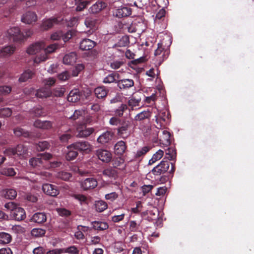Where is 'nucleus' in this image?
Instances as JSON below:
<instances>
[{
  "label": "nucleus",
  "mask_w": 254,
  "mask_h": 254,
  "mask_svg": "<svg viewBox=\"0 0 254 254\" xmlns=\"http://www.w3.org/2000/svg\"><path fill=\"white\" fill-rule=\"evenodd\" d=\"M164 155V151L161 149L158 150L155 153H154L152 158L149 160L148 164L152 165L156 161L160 160Z\"/></svg>",
  "instance_id": "34"
},
{
  "label": "nucleus",
  "mask_w": 254,
  "mask_h": 254,
  "mask_svg": "<svg viewBox=\"0 0 254 254\" xmlns=\"http://www.w3.org/2000/svg\"><path fill=\"white\" fill-rule=\"evenodd\" d=\"M149 112L147 111H144L137 114L134 118V120L135 121H140L145 119L149 118Z\"/></svg>",
  "instance_id": "47"
},
{
  "label": "nucleus",
  "mask_w": 254,
  "mask_h": 254,
  "mask_svg": "<svg viewBox=\"0 0 254 254\" xmlns=\"http://www.w3.org/2000/svg\"><path fill=\"white\" fill-rule=\"evenodd\" d=\"M169 119V114L166 112H163L158 116H155V121L158 125V128L162 127L164 126V122Z\"/></svg>",
  "instance_id": "24"
},
{
  "label": "nucleus",
  "mask_w": 254,
  "mask_h": 254,
  "mask_svg": "<svg viewBox=\"0 0 254 254\" xmlns=\"http://www.w3.org/2000/svg\"><path fill=\"white\" fill-rule=\"evenodd\" d=\"M57 177L62 180L68 181L71 177V175L69 173L61 171L57 174Z\"/></svg>",
  "instance_id": "51"
},
{
  "label": "nucleus",
  "mask_w": 254,
  "mask_h": 254,
  "mask_svg": "<svg viewBox=\"0 0 254 254\" xmlns=\"http://www.w3.org/2000/svg\"><path fill=\"white\" fill-rule=\"evenodd\" d=\"M114 135L113 132L111 131H106L102 133L97 139V141L101 144L109 142Z\"/></svg>",
  "instance_id": "16"
},
{
  "label": "nucleus",
  "mask_w": 254,
  "mask_h": 254,
  "mask_svg": "<svg viewBox=\"0 0 254 254\" xmlns=\"http://www.w3.org/2000/svg\"><path fill=\"white\" fill-rule=\"evenodd\" d=\"M46 220L47 217L45 213L42 212H37L35 213L31 219V221L39 224L45 222Z\"/></svg>",
  "instance_id": "27"
},
{
  "label": "nucleus",
  "mask_w": 254,
  "mask_h": 254,
  "mask_svg": "<svg viewBox=\"0 0 254 254\" xmlns=\"http://www.w3.org/2000/svg\"><path fill=\"white\" fill-rule=\"evenodd\" d=\"M59 45L58 44L54 43L50 45L47 48L45 49L43 53L40 55L37 56L34 62L35 63L39 64L41 62H44L48 59L47 54L52 53L55 51L56 49L59 48Z\"/></svg>",
  "instance_id": "3"
},
{
  "label": "nucleus",
  "mask_w": 254,
  "mask_h": 254,
  "mask_svg": "<svg viewBox=\"0 0 254 254\" xmlns=\"http://www.w3.org/2000/svg\"><path fill=\"white\" fill-rule=\"evenodd\" d=\"M96 154L100 160L106 163L110 162L112 158L111 153L106 149H98Z\"/></svg>",
  "instance_id": "11"
},
{
  "label": "nucleus",
  "mask_w": 254,
  "mask_h": 254,
  "mask_svg": "<svg viewBox=\"0 0 254 254\" xmlns=\"http://www.w3.org/2000/svg\"><path fill=\"white\" fill-rule=\"evenodd\" d=\"M124 64V63L122 60L114 61L110 63V66L113 69H117L119 68Z\"/></svg>",
  "instance_id": "60"
},
{
  "label": "nucleus",
  "mask_w": 254,
  "mask_h": 254,
  "mask_svg": "<svg viewBox=\"0 0 254 254\" xmlns=\"http://www.w3.org/2000/svg\"><path fill=\"white\" fill-rule=\"evenodd\" d=\"M69 151L66 155V158L68 160H72L74 159L78 155V152L75 149L67 148Z\"/></svg>",
  "instance_id": "45"
},
{
  "label": "nucleus",
  "mask_w": 254,
  "mask_h": 254,
  "mask_svg": "<svg viewBox=\"0 0 254 254\" xmlns=\"http://www.w3.org/2000/svg\"><path fill=\"white\" fill-rule=\"evenodd\" d=\"M14 133L17 136H23L27 137L29 135V133L22 128L17 127L14 129Z\"/></svg>",
  "instance_id": "52"
},
{
  "label": "nucleus",
  "mask_w": 254,
  "mask_h": 254,
  "mask_svg": "<svg viewBox=\"0 0 254 254\" xmlns=\"http://www.w3.org/2000/svg\"><path fill=\"white\" fill-rule=\"evenodd\" d=\"M160 142L163 145L168 146L170 145V133L166 130L162 131V135L160 137Z\"/></svg>",
  "instance_id": "30"
},
{
  "label": "nucleus",
  "mask_w": 254,
  "mask_h": 254,
  "mask_svg": "<svg viewBox=\"0 0 254 254\" xmlns=\"http://www.w3.org/2000/svg\"><path fill=\"white\" fill-rule=\"evenodd\" d=\"M116 80V74L114 73H112L111 74H108L107 76H106L104 79L103 82L104 83H111L115 81Z\"/></svg>",
  "instance_id": "54"
},
{
  "label": "nucleus",
  "mask_w": 254,
  "mask_h": 254,
  "mask_svg": "<svg viewBox=\"0 0 254 254\" xmlns=\"http://www.w3.org/2000/svg\"><path fill=\"white\" fill-rule=\"evenodd\" d=\"M106 199L110 201H114L118 197V194L116 192H112L106 194L105 196Z\"/></svg>",
  "instance_id": "63"
},
{
  "label": "nucleus",
  "mask_w": 254,
  "mask_h": 254,
  "mask_svg": "<svg viewBox=\"0 0 254 254\" xmlns=\"http://www.w3.org/2000/svg\"><path fill=\"white\" fill-rule=\"evenodd\" d=\"M77 55L75 52H72L66 54L63 58V63L65 64L71 65L76 62Z\"/></svg>",
  "instance_id": "20"
},
{
  "label": "nucleus",
  "mask_w": 254,
  "mask_h": 254,
  "mask_svg": "<svg viewBox=\"0 0 254 254\" xmlns=\"http://www.w3.org/2000/svg\"><path fill=\"white\" fill-rule=\"evenodd\" d=\"M10 217L17 221L24 220L26 218L25 211L23 208L18 207L10 212Z\"/></svg>",
  "instance_id": "13"
},
{
  "label": "nucleus",
  "mask_w": 254,
  "mask_h": 254,
  "mask_svg": "<svg viewBox=\"0 0 254 254\" xmlns=\"http://www.w3.org/2000/svg\"><path fill=\"white\" fill-rule=\"evenodd\" d=\"M60 21L57 18H51L44 20L42 25V28L44 30H47L51 28L54 24H58Z\"/></svg>",
  "instance_id": "26"
},
{
  "label": "nucleus",
  "mask_w": 254,
  "mask_h": 254,
  "mask_svg": "<svg viewBox=\"0 0 254 254\" xmlns=\"http://www.w3.org/2000/svg\"><path fill=\"white\" fill-rule=\"evenodd\" d=\"M117 84L121 89H127L134 85V81L131 79H123L119 80Z\"/></svg>",
  "instance_id": "22"
},
{
  "label": "nucleus",
  "mask_w": 254,
  "mask_h": 254,
  "mask_svg": "<svg viewBox=\"0 0 254 254\" xmlns=\"http://www.w3.org/2000/svg\"><path fill=\"white\" fill-rule=\"evenodd\" d=\"M98 183L96 179L94 178H88L81 182V188L85 190L93 189L97 186Z\"/></svg>",
  "instance_id": "10"
},
{
  "label": "nucleus",
  "mask_w": 254,
  "mask_h": 254,
  "mask_svg": "<svg viewBox=\"0 0 254 254\" xmlns=\"http://www.w3.org/2000/svg\"><path fill=\"white\" fill-rule=\"evenodd\" d=\"M11 236L6 233H0V244H6L10 242Z\"/></svg>",
  "instance_id": "39"
},
{
  "label": "nucleus",
  "mask_w": 254,
  "mask_h": 254,
  "mask_svg": "<svg viewBox=\"0 0 254 254\" xmlns=\"http://www.w3.org/2000/svg\"><path fill=\"white\" fill-rule=\"evenodd\" d=\"M140 224V222L131 221L129 223L130 230L133 232L140 231L141 229Z\"/></svg>",
  "instance_id": "46"
},
{
  "label": "nucleus",
  "mask_w": 254,
  "mask_h": 254,
  "mask_svg": "<svg viewBox=\"0 0 254 254\" xmlns=\"http://www.w3.org/2000/svg\"><path fill=\"white\" fill-rule=\"evenodd\" d=\"M107 204L103 200H99L95 203V208L97 211L101 212L107 208Z\"/></svg>",
  "instance_id": "38"
},
{
  "label": "nucleus",
  "mask_w": 254,
  "mask_h": 254,
  "mask_svg": "<svg viewBox=\"0 0 254 254\" xmlns=\"http://www.w3.org/2000/svg\"><path fill=\"white\" fill-rule=\"evenodd\" d=\"M72 137V133L71 130H68L64 133L59 136L60 141L63 143L66 142Z\"/></svg>",
  "instance_id": "40"
},
{
  "label": "nucleus",
  "mask_w": 254,
  "mask_h": 254,
  "mask_svg": "<svg viewBox=\"0 0 254 254\" xmlns=\"http://www.w3.org/2000/svg\"><path fill=\"white\" fill-rule=\"evenodd\" d=\"M33 75L32 71L29 69L25 70L23 73L21 74L18 80L20 82H23L26 81L28 79L32 78Z\"/></svg>",
  "instance_id": "36"
},
{
  "label": "nucleus",
  "mask_w": 254,
  "mask_h": 254,
  "mask_svg": "<svg viewBox=\"0 0 254 254\" xmlns=\"http://www.w3.org/2000/svg\"><path fill=\"white\" fill-rule=\"evenodd\" d=\"M132 10L127 5V3L124 5L116 8L113 11V15L121 18L123 17H127L131 14Z\"/></svg>",
  "instance_id": "7"
},
{
  "label": "nucleus",
  "mask_w": 254,
  "mask_h": 254,
  "mask_svg": "<svg viewBox=\"0 0 254 254\" xmlns=\"http://www.w3.org/2000/svg\"><path fill=\"white\" fill-rule=\"evenodd\" d=\"M142 203L140 201H138L136 202V206L135 207H133L131 209V213L134 214H138L142 210Z\"/></svg>",
  "instance_id": "56"
},
{
  "label": "nucleus",
  "mask_w": 254,
  "mask_h": 254,
  "mask_svg": "<svg viewBox=\"0 0 254 254\" xmlns=\"http://www.w3.org/2000/svg\"><path fill=\"white\" fill-rule=\"evenodd\" d=\"M170 166V162L168 161H161L151 170V173L155 176H160L166 172Z\"/></svg>",
  "instance_id": "8"
},
{
  "label": "nucleus",
  "mask_w": 254,
  "mask_h": 254,
  "mask_svg": "<svg viewBox=\"0 0 254 254\" xmlns=\"http://www.w3.org/2000/svg\"><path fill=\"white\" fill-rule=\"evenodd\" d=\"M103 174L104 176L110 178H115L117 175L116 170L111 167L105 169L103 171Z\"/></svg>",
  "instance_id": "37"
},
{
  "label": "nucleus",
  "mask_w": 254,
  "mask_h": 254,
  "mask_svg": "<svg viewBox=\"0 0 254 254\" xmlns=\"http://www.w3.org/2000/svg\"><path fill=\"white\" fill-rule=\"evenodd\" d=\"M45 230L41 228H34L31 232L32 236L35 237H42L45 234Z\"/></svg>",
  "instance_id": "43"
},
{
  "label": "nucleus",
  "mask_w": 254,
  "mask_h": 254,
  "mask_svg": "<svg viewBox=\"0 0 254 254\" xmlns=\"http://www.w3.org/2000/svg\"><path fill=\"white\" fill-rule=\"evenodd\" d=\"M80 99V92L78 89L72 90L67 96V100L71 102H76Z\"/></svg>",
  "instance_id": "25"
},
{
  "label": "nucleus",
  "mask_w": 254,
  "mask_h": 254,
  "mask_svg": "<svg viewBox=\"0 0 254 254\" xmlns=\"http://www.w3.org/2000/svg\"><path fill=\"white\" fill-rule=\"evenodd\" d=\"M131 123L129 120L124 119L117 129V133L121 137L127 138L130 135L129 128Z\"/></svg>",
  "instance_id": "4"
},
{
  "label": "nucleus",
  "mask_w": 254,
  "mask_h": 254,
  "mask_svg": "<svg viewBox=\"0 0 254 254\" xmlns=\"http://www.w3.org/2000/svg\"><path fill=\"white\" fill-rule=\"evenodd\" d=\"M108 90L104 86H99L94 90V93L98 99L105 98L107 95Z\"/></svg>",
  "instance_id": "29"
},
{
  "label": "nucleus",
  "mask_w": 254,
  "mask_h": 254,
  "mask_svg": "<svg viewBox=\"0 0 254 254\" xmlns=\"http://www.w3.org/2000/svg\"><path fill=\"white\" fill-rule=\"evenodd\" d=\"M63 254L68 253L69 254H78L79 251L75 246H71L66 248H63Z\"/></svg>",
  "instance_id": "41"
},
{
  "label": "nucleus",
  "mask_w": 254,
  "mask_h": 254,
  "mask_svg": "<svg viewBox=\"0 0 254 254\" xmlns=\"http://www.w3.org/2000/svg\"><path fill=\"white\" fill-rule=\"evenodd\" d=\"M92 127H79L76 128V137L79 138H85L89 136L94 131Z\"/></svg>",
  "instance_id": "12"
},
{
  "label": "nucleus",
  "mask_w": 254,
  "mask_h": 254,
  "mask_svg": "<svg viewBox=\"0 0 254 254\" xmlns=\"http://www.w3.org/2000/svg\"><path fill=\"white\" fill-rule=\"evenodd\" d=\"M52 155L49 153L39 154L37 157H33L29 160V164L33 167H42L44 168L45 162L52 158Z\"/></svg>",
  "instance_id": "1"
},
{
  "label": "nucleus",
  "mask_w": 254,
  "mask_h": 254,
  "mask_svg": "<svg viewBox=\"0 0 254 254\" xmlns=\"http://www.w3.org/2000/svg\"><path fill=\"white\" fill-rule=\"evenodd\" d=\"M107 6V4L102 1H98L90 7L89 11L92 13H97Z\"/></svg>",
  "instance_id": "23"
},
{
  "label": "nucleus",
  "mask_w": 254,
  "mask_h": 254,
  "mask_svg": "<svg viewBox=\"0 0 254 254\" xmlns=\"http://www.w3.org/2000/svg\"><path fill=\"white\" fill-rule=\"evenodd\" d=\"M123 119H120L118 117H112L109 120V124L111 126H119Z\"/></svg>",
  "instance_id": "55"
},
{
  "label": "nucleus",
  "mask_w": 254,
  "mask_h": 254,
  "mask_svg": "<svg viewBox=\"0 0 254 254\" xmlns=\"http://www.w3.org/2000/svg\"><path fill=\"white\" fill-rule=\"evenodd\" d=\"M93 228L98 231H102L107 229L109 225L107 222L102 221H94L92 223Z\"/></svg>",
  "instance_id": "31"
},
{
  "label": "nucleus",
  "mask_w": 254,
  "mask_h": 254,
  "mask_svg": "<svg viewBox=\"0 0 254 254\" xmlns=\"http://www.w3.org/2000/svg\"><path fill=\"white\" fill-rule=\"evenodd\" d=\"M11 91V88L8 86H0V95H6Z\"/></svg>",
  "instance_id": "61"
},
{
  "label": "nucleus",
  "mask_w": 254,
  "mask_h": 254,
  "mask_svg": "<svg viewBox=\"0 0 254 254\" xmlns=\"http://www.w3.org/2000/svg\"><path fill=\"white\" fill-rule=\"evenodd\" d=\"M27 153V148L23 144H19L15 148H8L5 150V155L12 156L17 155L23 157Z\"/></svg>",
  "instance_id": "6"
},
{
  "label": "nucleus",
  "mask_w": 254,
  "mask_h": 254,
  "mask_svg": "<svg viewBox=\"0 0 254 254\" xmlns=\"http://www.w3.org/2000/svg\"><path fill=\"white\" fill-rule=\"evenodd\" d=\"M67 148L75 149L82 152L88 153L91 150V145L86 141H78L67 146Z\"/></svg>",
  "instance_id": "5"
},
{
  "label": "nucleus",
  "mask_w": 254,
  "mask_h": 254,
  "mask_svg": "<svg viewBox=\"0 0 254 254\" xmlns=\"http://www.w3.org/2000/svg\"><path fill=\"white\" fill-rule=\"evenodd\" d=\"M42 190L46 194L52 196H56L59 193L57 187L52 184H44L42 186Z\"/></svg>",
  "instance_id": "14"
},
{
  "label": "nucleus",
  "mask_w": 254,
  "mask_h": 254,
  "mask_svg": "<svg viewBox=\"0 0 254 254\" xmlns=\"http://www.w3.org/2000/svg\"><path fill=\"white\" fill-rule=\"evenodd\" d=\"M37 19V16L35 13L32 11H28L24 13L21 17V21L26 24H31L35 22Z\"/></svg>",
  "instance_id": "17"
},
{
  "label": "nucleus",
  "mask_w": 254,
  "mask_h": 254,
  "mask_svg": "<svg viewBox=\"0 0 254 254\" xmlns=\"http://www.w3.org/2000/svg\"><path fill=\"white\" fill-rule=\"evenodd\" d=\"M95 45L94 41L89 39H84L80 42L79 48L82 50L88 51L91 50Z\"/></svg>",
  "instance_id": "18"
},
{
  "label": "nucleus",
  "mask_w": 254,
  "mask_h": 254,
  "mask_svg": "<svg viewBox=\"0 0 254 254\" xmlns=\"http://www.w3.org/2000/svg\"><path fill=\"white\" fill-rule=\"evenodd\" d=\"M76 5V10L81 11L85 8L89 3L88 0H74Z\"/></svg>",
  "instance_id": "33"
},
{
  "label": "nucleus",
  "mask_w": 254,
  "mask_h": 254,
  "mask_svg": "<svg viewBox=\"0 0 254 254\" xmlns=\"http://www.w3.org/2000/svg\"><path fill=\"white\" fill-rule=\"evenodd\" d=\"M3 195L5 198L12 199L17 195V192L14 189H6L3 191Z\"/></svg>",
  "instance_id": "35"
},
{
  "label": "nucleus",
  "mask_w": 254,
  "mask_h": 254,
  "mask_svg": "<svg viewBox=\"0 0 254 254\" xmlns=\"http://www.w3.org/2000/svg\"><path fill=\"white\" fill-rule=\"evenodd\" d=\"M1 173L7 176H13L16 174L14 169L12 168H3L1 170Z\"/></svg>",
  "instance_id": "53"
},
{
  "label": "nucleus",
  "mask_w": 254,
  "mask_h": 254,
  "mask_svg": "<svg viewBox=\"0 0 254 254\" xmlns=\"http://www.w3.org/2000/svg\"><path fill=\"white\" fill-rule=\"evenodd\" d=\"M32 252L33 254H44L46 249L42 246H38L34 248Z\"/></svg>",
  "instance_id": "64"
},
{
  "label": "nucleus",
  "mask_w": 254,
  "mask_h": 254,
  "mask_svg": "<svg viewBox=\"0 0 254 254\" xmlns=\"http://www.w3.org/2000/svg\"><path fill=\"white\" fill-rule=\"evenodd\" d=\"M127 109V106L126 104H122L120 107L115 110V113L116 116L118 117H122L124 112Z\"/></svg>",
  "instance_id": "44"
},
{
  "label": "nucleus",
  "mask_w": 254,
  "mask_h": 254,
  "mask_svg": "<svg viewBox=\"0 0 254 254\" xmlns=\"http://www.w3.org/2000/svg\"><path fill=\"white\" fill-rule=\"evenodd\" d=\"M168 54L169 51L167 50L164 49L162 43H159L158 44V48L154 52V55L157 57L160 64L167 58Z\"/></svg>",
  "instance_id": "9"
},
{
  "label": "nucleus",
  "mask_w": 254,
  "mask_h": 254,
  "mask_svg": "<svg viewBox=\"0 0 254 254\" xmlns=\"http://www.w3.org/2000/svg\"><path fill=\"white\" fill-rule=\"evenodd\" d=\"M15 50V47L13 45L5 46L0 50V57L6 58L10 56Z\"/></svg>",
  "instance_id": "21"
},
{
  "label": "nucleus",
  "mask_w": 254,
  "mask_h": 254,
  "mask_svg": "<svg viewBox=\"0 0 254 254\" xmlns=\"http://www.w3.org/2000/svg\"><path fill=\"white\" fill-rule=\"evenodd\" d=\"M73 197L76 199L81 205L87 204L88 199L84 195L81 194H75Z\"/></svg>",
  "instance_id": "42"
},
{
  "label": "nucleus",
  "mask_w": 254,
  "mask_h": 254,
  "mask_svg": "<svg viewBox=\"0 0 254 254\" xmlns=\"http://www.w3.org/2000/svg\"><path fill=\"white\" fill-rule=\"evenodd\" d=\"M166 155H168L167 157L169 160H174L176 158V150L173 148H168V152H166Z\"/></svg>",
  "instance_id": "58"
},
{
  "label": "nucleus",
  "mask_w": 254,
  "mask_h": 254,
  "mask_svg": "<svg viewBox=\"0 0 254 254\" xmlns=\"http://www.w3.org/2000/svg\"><path fill=\"white\" fill-rule=\"evenodd\" d=\"M45 47L43 42H36L30 45L27 48L26 52L29 55H34L38 53Z\"/></svg>",
  "instance_id": "15"
},
{
  "label": "nucleus",
  "mask_w": 254,
  "mask_h": 254,
  "mask_svg": "<svg viewBox=\"0 0 254 254\" xmlns=\"http://www.w3.org/2000/svg\"><path fill=\"white\" fill-rule=\"evenodd\" d=\"M70 77V74L67 71H64L58 74V78L61 81H65Z\"/></svg>",
  "instance_id": "57"
},
{
  "label": "nucleus",
  "mask_w": 254,
  "mask_h": 254,
  "mask_svg": "<svg viewBox=\"0 0 254 254\" xmlns=\"http://www.w3.org/2000/svg\"><path fill=\"white\" fill-rule=\"evenodd\" d=\"M51 94L50 89L46 88H42L36 91L35 94L37 97L43 98L49 97Z\"/></svg>",
  "instance_id": "32"
},
{
  "label": "nucleus",
  "mask_w": 254,
  "mask_h": 254,
  "mask_svg": "<svg viewBox=\"0 0 254 254\" xmlns=\"http://www.w3.org/2000/svg\"><path fill=\"white\" fill-rule=\"evenodd\" d=\"M140 100V98H136L135 96H132L128 100V105L131 107L137 106Z\"/></svg>",
  "instance_id": "59"
},
{
  "label": "nucleus",
  "mask_w": 254,
  "mask_h": 254,
  "mask_svg": "<svg viewBox=\"0 0 254 254\" xmlns=\"http://www.w3.org/2000/svg\"><path fill=\"white\" fill-rule=\"evenodd\" d=\"M34 126L36 127L43 129H50L53 127V123L49 121H42L37 120L34 123Z\"/></svg>",
  "instance_id": "19"
},
{
  "label": "nucleus",
  "mask_w": 254,
  "mask_h": 254,
  "mask_svg": "<svg viewBox=\"0 0 254 254\" xmlns=\"http://www.w3.org/2000/svg\"><path fill=\"white\" fill-rule=\"evenodd\" d=\"M150 148L148 146H145L141 148L138 149L135 153V157L136 158L140 157L145 155L150 150Z\"/></svg>",
  "instance_id": "49"
},
{
  "label": "nucleus",
  "mask_w": 254,
  "mask_h": 254,
  "mask_svg": "<svg viewBox=\"0 0 254 254\" xmlns=\"http://www.w3.org/2000/svg\"><path fill=\"white\" fill-rule=\"evenodd\" d=\"M62 164V162L59 161H54L52 162H45V169H51L59 167Z\"/></svg>",
  "instance_id": "48"
},
{
  "label": "nucleus",
  "mask_w": 254,
  "mask_h": 254,
  "mask_svg": "<svg viewBox=\"0 0 254 254\" xmlns=\"http://www.w3.org/2000/svg\"><path fill=\"white\" fill-rule=\"evenodd\" d=\"M115 153L122 155L126 150L125 142L123 141H119L116 143L114 146Z\"/></svg>",
  "instance_id": "28"
},
{
  "label": "nucleus",
  "mask_w": 254,
  "mask_h": 254,
  "mask_svg": "<svg viewBox=\"0 0 254 254\" xmlns=\"http://www.w3.org/2000/svg\"><path fill=\"white\" fill-rule=\"evenodd\" d=\"M96 22V20L94 18L90 17H87L84 22L86 27L91 29L95 28Z\"/></svg>",
  "instance_id": "50"
},
{
  "label": "nucleus",
  "mask_w": 254,
  "mask_h": 254,
  "mask_svg": "<svg viewBox=\"0 0 254 254\" xmlns=\"http://www.w3.org/2000/svg\"><path fill=\"white\" fill-rule=\"evenodd\" d=\"M12 111L10 109L6 108H3L0 111V116L3 117H8L11 115Z\"/></svg>",
  "instance_id": "62"
},
{
  "label": "nucleus",
  "mask_w": 254,
  "mask_h": 254,
  "mask_svg": "<svg viewBox=\"0 0 254 254\" xmlns=\"http://www.w3.org/2000/svg\"><path fill=\"white\" fill-rule=\"evenodd\" d=\"M6 35L10 40L14 42L21 43L24 41V34L18 27H12L7 31Z\"/></svg>",
  "instance_id": "2"
}]
</instances>
